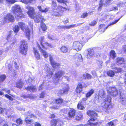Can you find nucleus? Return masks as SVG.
Returning <instances> with one entry per match:
<instances>
[{
	"mask_svg": "<svg viewBox=\"0 0 126 126\" xmlns=\"http://www.w3.org/2000/svg\"><path fill=\"white\" fill-rule=\"evenodd\" d=\"M107 74L109 76L111 77H113L115 75L114 71L111 70L108 71L107 73Z\"/></svg>",
	"mask_w": 126,
	"mask_h": 126,
	"instance_id": "58836bf2",
	"label": "nucleus"
},
{
	"mask_svg": "<svg viewBox=\"0 0 126 126\" xmlns=\"http://www.w3.org/2000/svg\"><path fill=\"white\" fill-rule=\"evenodd\" d=\"M25 115L27 116L26 118H30L36 117V116L32 113L31 111H29L27 113L25 114Z\"/></svg>",
	"mask_w": 126,
	"mask_h": 126,
	"instance_id": "473e14b6",
	"label": "nucleus"
},
{
	"mask_svg": "<svg viewBox=\"0 0 126 126\" xmlns=\"http://www.w3.org/2000/svg\"><path fill=\"white\" fill-rule=\"evenodd\" d=\"M57 1L59 2L64 3H65L67 2V0H57Z\"/></svg>",
	"mask_w": 126,
	"mask_h": 126,
	"instance_id": "6e6d98bb",
	"label": "nucleus"
},
{
	"mask_svg": "<svg viewBox=\"0 0 126 126\" xmlns=\"http://www.w3.org/2000/svg\"><path fill=\"white\" fill-rule=\"evenodd\" d=\"M41 28L43 31H45L47 29L46 26L45 24H42L41 26Z\"/></svg>",
	"mask_w": 126,
	"mask_h": 126,
	"instance_id": "603ef678",
	"label": "nucleus"
},
{
	"mask_svg": "<svg viewBox=\"0 0 126 126\" xmlns=\"http://www.w3.org/2000/svg\"><path fill=\"white\" fill-rule=\"evenodd\" d=\"M110 56L113 59L115 58L116 57V54L114 50H111L110 53Z\"/></svg>",
	"mask_w": 126,
	"mask_h": 126,
	"instance_id": "79ce46f5",
	"label": "nucleus"
},
{
	"mask_svg": "<svg viewBox=\"0 0 126 126\" xmlns=\"http://www.w3.org/2000/svg\"><path fill=\"white\" fill-rule=\"evenodd\" d=\"M110 88L111 89V91L110 92V94L111 95L115 96L118 95V91L115 87H110Z\"/></svg>",
	"mask_w": 126,
	"mask_h": 126,
	"instance_id": "f3484780",
	"label": "nucleus"
},
{
	"mask_svg": "<svg viewBox=\"0 0 126 126\" xmlns=\"http://www.w3.org/2000/svg\"><path fill=\"white\" fill-rule=\"evenodd\" d=\"M61 51L63 53H66L68 50V48L64 46H62L61 48Z\"/></svg>",
	"mask_w": 126,
	"mask_h": 126,
	"instance_id": "a19ab883",
	"label": "nucleus"
},
{
	"mask_svg": "<svg viewBox=\"0 0 126 126\" xmlns=\"http://www.w3.org/2000/svg\"><path fill=\"white\" fill-rule=\"evenodd\" d=\"M11 35L10 34H9L7 36V40L9 41L10 39H11V41L12 42L11 45H14L15 42L16 40L14 38H11Z\"/></svg>",
	"mask_w": 126,
	"mask_h": 126,
	"instance_id": "cd10ccee",
	"label": "nucleus"
},
{
	"mask_svg": "<svg viewBox=\"0 0 126 126\" xmlns=\"http://www.w3.org/2000/svg\"><path fill=\"white\" fill-rule=\"evenodd\" d=\"M96 24V22L95 21H93L91 22V23L89 24L91 26H94Z\"/></svg>",
	"mask_w": 126,
	"mask_h": 126,
	"instance_id": "052dcab7",
	"label": "nucleus"
},
{
	"mask_svg": "<svg viewBox=\"0 0 126 126\" xmlns=\"http://www.w3.org/2000/svg\"><path fill=\"white\" fill-rule=\"evenodd\" d=\"M49 60L52 67L54 68H59L60 64L58 63L55 62L52 56L49 55Z\"/></svg>",
	"mask_w": 126,
	"mask_h": 126,
	"instance_id": "4468645a",
	"label": "nucleus"
},
{
	"mask_svg": "<svg viewBox=\"0 0 126 126\" xmlns=\"http://www.w3.org/2000/svg\"><path fill=\"white\" fill-rule=\"evenodd\" d=\"M64 87L62 89L60 90L59 92L60 94H63L67 93L69 89V86L68 84L64 85Z\"/></svg>",
	"mask_w": 126,
	"mask_h": 126,
	"instance_id": "aec40b11",
	"label": "nucleus"
},
{
	"mask_svg": "<svg viewBox=\"0 0 126 126\" xmlns=\"http://www.w3.org/2000/svg\"><path fill=\"white\" fill-rule=\"evenodd\" d=\"M99 50L98 47L94 48H92L88 49L87 50V54L86 58L88 59H90L95 55V53Z\"/></svg>",
	"mask_w": 126,
	"mask_h": 126,
	"instance_id": "39448f33",
	"label": "nucleus"
},
{
	"mask_svg": "<svg viewBox=\"0 0 126 126\" xmlns=\"http://www.w3.org/2000/svg\"><path fill=\"white\" fill-rule=\"evenodd\" d=\"M120 95L121 103L123 105H126V100L125 98V94L124 93L121 92Z\"/></svg>",
	"mask_w": 126,
	"mask_h": 126,
	"instance_id": "6ab92c4d",
	"label": "nucleus"
},
{
	"mask_svg": "<svg viewBox=\"0 0 126 126\" xmlns=\"http://www.w3.org/2000/svg\"><path fill=\"white\" fill-rule=\"evenodd\" d=\"M48 38L50 39H51L53 40H55L56 39L52 35H48Z\"/></svg>",
	"mask_w": 126,
	"mask_h": 126,
	"instance_id": "13d9d810",
	"label": "nucleus"
},
{
	"mask_svg": "<svg viewBox=\"0 0 126 126\" xmlns=\"http://www.w3.org/2000/svg\"><path fill=\"white\" fill-rule=\"evenodd\" d=\"M13 30L15 32L17 33L19 30V27L18 25H16L14 27Z\"/></svg>",
	"mask_w": 126,
	"mask_h": 126,
	"instance_id": "c03bdc74",
	"label": "nucleus"
},
{
	"mask_svg": "<svg viewBox=\"0 0 126 126\" xmlns=\"http://www.w3.org/2000/svg\"><path fill=\"white\" fill-rule=\"evenodd\" d=\"M116 120H115L109 122L108 123L107 126H115V124L116 123Z\"/></svg>",
	"mask_w": 126,
	"mask_h": 126,
	"instance_id": "ea45409f",
	"label": "nucleus"
},
{
	"mask_svg": "<svg viewBox=\"0 0 126 126\" xmlns=\"http://www.w3.org/2000/svg\"><path fill=\"white\" fill-rule=\"evenodd\" d=\"M123 3L122 2H118L117 5L118 6H123Z\"/></svg>",
	"mask_w": 126,
	"mask_h": 126,
	"instance_id": "bf43d9fd",
	"label": "nucleus"
},
{
	"mask_svg": "<svg viewBox=\"0 0 126 126\" xmlns=\"http://www.w3.org/2000/svg\"><path fill=\"white\" fill-rule=\"evenodd\" d=\"M88 16L87 14L86 13H83L81 16V17L82 18H85Z\"/></svg>",
	"mask_w": 126,
	"mask_h": 126,
	"instance_id": "680f3d73",
	"label": "nucleus"
},
{
	"mask_svg": "<svg viewBox=\"0 0 126 126\" xmlns=\"http://www.w3.org/2000/svg\"><path fill=\"white\" fill-rule=\"evenodd\" d=\"M83 23H77L75 24L71 25L69 26H60L58 27V29H63L65 30L66 29H72L75 27H77L78 26H79L82 24Z\"/></svg>",
	"mask_w": 126,
	"mask_h": 126,
	"instance_id": "1a4fd4ad",
	"label": "nucleus"
},
{
	"mask_svg": "<svg viewBox=\"0 0 126 126\" xmlns=\"http://www.w3.org/2000/svg\"><path fill=\"white\" fill-rule=\"evenodd\" d=\"M5 96L11 100H13L14 99V98H13L11 96L8 94H6L5 95Z\"/></svg>",
	"mask_w": 126,
	"mask_h": 126,
	"instance_id": "4d7b16f0",
	"label": "nucleus"
},
{
	"mask_svg": "<svg viewBox=\"0 0 126 126\" xmlns=\"http://www.w3.org/2000/svg\"><path fill=\"white\" fill-rule=\"evenodd\" d=\"M37 7L39 9V11L45 13L48 11L49 10L48 8H46L44 9L42 8L41 6H38Z\"/></svg>",
	"mask_w": 126,
	"mask_h": 126,
	"instance_id": "2f4dec72",
	"label": "nucleus"
},
{
	"mask_svg": "<svg viewBox=\"0 0 126 126\" xmlns=\"http://www.w3.org/2000/svg\"><path fill=\"white\" fill-rule=\"evenodd\" d=\"M6 78V76L5 75H2L0 76V83L3 81Z\"/></svg>",
	"mask_w": 126,
	"mask_h": 126,
	"instance_id": "37998d69",
	"label": "nucleus"
},
{
	"mask_svg": "<svg viewBox=\"0 0 126 126\" xmlns=\"http://www.w3.org/2000/svg\"><path fill=\"white\" fill-rule=\"evenodd\" d=\"M123 50L124 52L126 53V45H124L123 47Z\"/></svg>",
	"mask_w": 126,
	"mask_h": 126,
	"instance_id": "338daca9",
	"label": "nucleus"
},
{
	"mask_svg": "<svg viewBox=\"0 0 126 126\" xmlns=\"http://www.w3.org/2000/svg\"><path fill=\"white\" fill-rule=\"evenodd\" d=\"M100 50V49L99 48V50L98 51H97V52H95V55L94 56V57L98 58L101 56V54L100 53L98 52H99Z\"/></svg>",
	"mask_w": 126,
	"mask_h": 126,
	"instance_id": "09e8293b",
	"label": "nucleus"
},
{
	"mask_svg": "<svg viewBox=\"0 0 126 126\" xmlns=\"http://www.w3.org/2000/svg\"><path fill=\"white\" fill-rule=\"evenodd\" d=\"M94 92V90L93 89L90 90L86 94V97L83 98V100L84 101L86 100L87 99V98L90 97Z\"/></svg>",
	"mask_w": 126,
	"mask_h": 126,
	"instance_id": "b1692460",
	"label": "nucleus"
},
{
	"mask_svg": "<svg viewBox=\"0 0 126 126\" xmlns=\"http://www.w3.org/2000/svg\"><path fill=\"white\" fill-rule=\"evenodd\" d=\"M21 2L25 3H35L36 0H21Z\"/></svg>",
	"mask_w": 126,
	"mask_h": 126,
	"instance_id": "72a5a7b5",
	"label": "nucleus"
},
{
	"mask_svg": "<svg viewBox=\"0 0 126 126\" xmlns=\"http://www.w3.org/2000/svg\"><path fill=\"white\" fill-rule=\"evenodd\" d=\"M84 43L82 44L77 41L74 42L73 44V47L74 49L78 51L80 50Z\"/></svg>",
	"mask_w": 126,
	"mask_h": 126,
	"instance_id": "9d476101",
	"label": "nucleus"
},
{
	"mask_svg": "<svg viewBox=\"0 0 126 126\" xmlns=\"http://www.w3.org/2000/svg\"><path fill=\"white\" fill-rule=\"evenodd\" d=\"M33 50L34 54L37 60H39L40 59V56L39 53L35 48H33Z\"/></svg>",
	"mask_w": 126,
	"mask_h": 126,
	"instance_id": "bb28decb",
	"label": "nucleus"
},
{
	"mask_svg": "<svg viewBox=\"0 0 126 126\" xmlns=\"http://www.w3.org/2000/svg\"><path fill=\"white\" fill-rule=\"evenodd\" d=\"M23 82L21 80H19L17 82L16 85L17 87L21 89L23 86Z\"/></svg>",
	"mask_w": 126,
	"mask_h": 126,
	"instance_id": "c756f323",
	"label": "nucleus"
},
{
	"mask_svg": "<svg viewBox=\"0 0 126 126\" xmlns=\"http://www.w3.org/2000/svg\"><path fill=\"white\" fill-rule=\"evenodd\" d=\"M52 8L53 10H57L58 9V6H57L56 2L53 1L51 5Z\"/></svg>",
	"mask_w": 126,
	"mask_h": 126,
	"instance_id": "7c9ffc66",
	"label": "nucleus"
},
{
	"mask_svg": "<svg viewBox=\"0 0 126 126\" xmlns=\"http://www.w3.org/2000/svg\"><path fill=\"white\" fill-rule=\"evenodd\" d=\"M82 116L83 115L81 113H79L75 117L76 120L78 121H79L81 119Z\"/></svg>",
	"mask_w": 126,
	"mask_h": 126,
	"instance_id": "c9c22d12",
	"label": "nucleus"
},
{
	"mask_svg": "<svg viewBox=\"0 0 126 126\" xmlns=\"http://www.w3.org/2000/svg\"><path fill=\"white\" fill-rule=\"evenodd\" d=\"M16 122L17 124L21 125L22 124V120L21 119L19 118L16 120Z\"/></svg>",
	"mask_w": 126,
	"mask_h": 126,
	"instance_id": "de8ad7c7",
	"label": "nucleus"
},
{
	"mask_svg": "<svg viewBox=\"0 0 126 126\" xmlns=\"http://www.w3.org/2000/svg\"><path fill=\"white\" fill-rule=\"evenodd\" d=\"M64 72L63 71L61 70L60 71H58L57 73H56L55 74V80H56V82L55 81V85H56L57 84V83L59 81V79L63 75H64Z\"/></svg>",
	"mask_w": 126,
	"mask_h": 126,
	"instance_id": "9b49d317",
	"label": "nucleus"
},
{
	"mask_svg": "<svg viewBox=\"0 0 126 126\" xmlns=\"http://www.w3.org/2000/svg\"><path fill=\"white\" fill-rule=\"evenodd\" d=\"M125 62L123 58H118L117 59V62L118 64H121L124 63Z\"/></svg>",
	"mask_w": 126,
	"mask_h": 126,
	"instance_id": "e433bc0d",
	"label": "nucleus"
},
{
	"mask_svg": "<svg viewBox=\"0 0 126 126\" xmlns=\"http://www.w3.org/2000/svg\"><path fill=\"white\" fill-rule=\"evenodd\" d=\"M6 0L10 3H13L15 2L14 0Z\"/></svg>",
	"mask_w": 126,
	"mask_h": 126,
	"instance_id": "e2e57ef3",
	"label": "nucleus"
},
{
	"mask_svg": "<svg viewBox=\"0 0 126 126\" xmlns=\"http://www.w3.org/2000/svg\"><path fill=\"white\" fill-rule=\"evenodd\" d=\"M77 107L79 109L83 110L85 109L84 107L80 103H78V105Z\"/></svg>",
	"mask_w": 126,
	"mask_h": 126,
	"instance_id": "a18cd8bd",
	"label": "nucleus"
},
{
	"mask_svg": "<svg viewBox=\"0 0 126 126\" xmlns=\"http://www.w3.org/2000/svg\"><path fill=\"white\" fill-rule=\"evenodd\" d=\"M44 37H41L40 39V43L41 45L42 46V47L44 49H46V48L44 46L43 44H44L45 46H48L50 47H52L53 46L51 45V44L48 43L47 42H45L44 41Z\"/></svg>",
	"mask_w": 126,
	"mask_h": 126,
	"instance_id": "f8f14e48",
	"label": "nucleus"
},
{
	"mask_svg": "<svg viewBox=\"0 0 126 126\" xmlns=\"http://www.w3.org/2000/svg\"><path fill=\"white\" fill-rule=\"evenodd\" d=\"M63 102V99L61 98H59L55 100V102L57 105H54L53 106L52 108L54 109H56L58 108L60 106V105Z\"/></svg>",
	"mask_w": 126,
	"mask_h": 126,
	"instance_id": "2eb2a0df",
	"label": "nucleus"
},
{
	"mask_svg": "<svg viewBox=\"0 0 126 126\" xmlns=\"http://www.w3.org/2000/svg\"><path fill=\"white\" fill-rule=\"evenodd\" d=\"M83 87L82 84L81 83H79L76 89V92L78 93H80L82 91Z\"/></svg>",
	"mask_w": 126,
	"mask_h": 126,
	"instance_id": "a878e982",
	"label": "nucleus"
},
{
	"mask_svg": "<svg viewBox=\"0 0 126 126\" xmlns=\"http://www.w3.org/2000/svg\"><path fill=\"white\" fill-rule=\"evenodd\" d=\"M7 110L6 109H3L0 107V113H2L3 112H5L6 114H7Z\"/></svg>",
	"mask_w": 126,
	"mask_h": 126,
	"instance_id": "8fccbe9b",
	"label": "nucleus"
},
{
	"mask_svg": "<svg viewBox=\"0 0 126 126\" xmlns=\"http://www.w3.org/2000/svg\"><path fill=\"white\" fill-rule=\"evenodd\" d=\"M13 13L18 17L23 18L24 16L22 13V11L19 5H15L12 8Z\"/></svg>",
	"mask_w": 126,
	"mask_h": 126,
	"instance_id": "7ed1b4c3",
	"label": "nucleus"
},
{
	"mask_svg": "<svg viewBox=\"0 0 126 126\" xmlns=\"http://www.w3.org/2000/svg\"><path fill=\"white\" fill-rule=\"evenodd\" d=\"M87 79H89L92 78V76L90 74L87 73Z\"/></svg>",
	"mask_w": 126,
	"mask_h": 126,
	"instance_id": "69168bd1",
	"label": "nucleus"
},
{
	"mask_svg": "<svg viewBox=\"0 0 126 126\" xmlns=\"http://www.w3.org/2000/svg\"><path fill=\"white\" fill-rule=\"evenodd\" d=\"M76 111L72 108H69L68 115L69 118H73L75 115Z\"/></svg>",
	"mask_w": 126,
	"mask_h": 126,
	"instance_id": "dca6fc26",
	"label": "nucleus"
},
{
	"mask_svg": "<svg viewBox=\"0 0 126 126\" xmlns=\"http://www.w3.org/2000/svg\"><path fill=\"white\" fill-rule=\"evenodd\" d=\"M104 5V2L103 1V0H101L100 1V3H99V8H100L103 5Z\"/></svg>",
	"mask_w": 126,
	"mask_h": 126,
	"instance_id": "864d4df0",
	"label": "nucleus"
},
{
	"mask_svg": "<svg viewBox=\"0 0 126 126\" xmlns=\"http://www.w3.org/2000/svg\"><path fill=\"white\" fill-rule=\"evenodd\" d=\"M28 91H30L31 92H35L36 91V88L35 87L33 86H28L25 89Z\"/></svg>",
	"mask_w": 126,
	"mask_h": 126,
	"instance_id": "c85d7f7f",
	"label": "nucleus"
},
{
	"mask_svg": "<svg viewBox=\"0 0 126 126\" xmlns=\"http://www.w3.org/2000/svg\"><path fill=\"white\" fill-rule=\"evenodd\" d=\"M20 48V53L23 55H26L28 48L27 44L26 41L22 40L21 41Z\"/></svg>",
	"mask_w": 126,
	"mask_h": 126,
	"instance_id": "20e7f679",
	"label": "nucleus"
},
{
	"mask_svg": "<svg viewBox=\"0 0 126 126\" xmlns=\"http://www.w3.org/2000/svg\"><path fill=\"white\" fill-rule=\"evenodd\" d=\"M111 0H103L104 2V5L107 6L108 5H110L111 4L112 2Z\"/></svg>",
	"mask_w": 126,
	"mask_h": 126,
	"instance_id": "4c0bfd02",
	"label": "nucleus"
},
{
	"mask_svg": "<svg viewBox=\"0 0 126 126\" xmlns=\"http://www.w3.org/2000/svg\"><path fill=\"white\" fill-rule=\"evenodd\" d=\"M74 58L76 60L78 61L82 62L83 61L81 55L79 53H76L74 56Z\"/></svg>",
	"mask_w": 126,
	"mask_h": 126,
	"instance_id": "4be33fe9",
	"label": "nucleus"
},
{
	"mask_svg": "<svg viewBox=\"0 0 126 126\" xmlns=\"http://www.w3.org/2000/svg\"><path fill=\"white\" fill-rule=\"evenodd\" d=\"M45 95V93L44 92H43L41 94L40 97L41 98H42L44 97Z\"/></svg>",
	"mask_w": 126,
	"mask_h": 126,
	"instance_id": "774afa93",
	"label": "nucleus"
},
{
	"mask_svg": "<svg viewBox=\"0 0 126 126\" xmlns=\"http://www.w3.org/2000/svg\"><path fill=\"white\" fill-rule=\"evenodd\" d=\"M25 8L28 10V15L32 18L34 17V19L36 23H38L40 21L43 23L45 21V19L43 18V16L40 14H38L36 16H34V9L33 7H31L27 5L26 6Z\"/></svg>",
	"mask_w": 126,
	"mask_h": 126,
	"instance_id": "f257e3e1",
	"label": "nucleus"
},
{
	"mask_svg": "<svg viewBox=\"0 0 126 126\" xmlns=\"http://www.w3.org/2000/svg\"><path fill=\"white\" fill-rule=\"evenodd\" d=\"M37 44V46L39 48V49L43 55L44 57L45 58H47L48 56V53L46 51L43 50L41 48V47L38 43Z\"/></svg>",
	"mask_w": 126,
	"mask_h": 126,
	"instance_id": "412c9836",
	"label": "nucleus"
},
{
	"mask_svg": "<svg viewBox=\"0 0 126 126\" xmlns=\"http://www.w3.org/2000/svg\"><path fill=\"white\" fill-rule=\"evenodd\" d=\"M68 109L69 108H64L61 110H60V111L61 112L64 113H66L68 112Z\"/></svg>",
	"mask_w": 126,
	"mask_h": 126,
	"instance_id": "49530a36",
	"label": "nucleus"
},
{
	"mask_svg": "<svg viewBox=\"0 0 126 126\" xmlns=\"http://www.w3.org/2000/svg\"><path fill=\"white\" fill-rule=\"evenodd\" d=\"M29 118H26L25 119V121L26 123L28 124H30L31 123V122L32 121V120L29 119Z\"/></svg>",
	"mask_w": 126,
	"mask_h": 126,
	"instance_id": "5fc2aeb1",
	"label": "nucleus"
},
{
	"mask_svg": "<svg viewBox=\"0 0 126 126\" xmlns=\"http://www.w3.org/2000/svg\"><path fill=\"white\" fill-rule=\"evenodd\" d=\"M62 123V122L59 119H53L50 122L52 126H61Z\"/></svg>",
	"mask_w": 126,
	"mask_h": 126,
	"instance_id": "ddd939ff",
	"label": "nucleus"
},
{
	"mask_svg": "<svg viewBox=\"0 0 126 126\" xmlns=\"http://www.w3.org/2000/svg\"><path fill=\"white\" fill-rule=\"evenodd\" d=\"M111 98L110 96H108L105 99L103 102L101 104V106L106 109H108L111 107L110 105Z\"/></svg>",
	"mask_w": 126,
	"mask_h": 126,
	"instance_id": "423d86ee",
	"label": "nucleus"
},
{
	"mask_svg": "<svg viewBox=\"0 0 126 126\" xmlns=\"http://www.w3.org/2000/svg\"><path fill=\"white\" fill-rule=\"evenodd\" d=\"M51 14L53 16H61L62 15L61 14L60 12H59L58 9L57 10H53L51 13Z\"/></svg>",
	"mask_w": 126,
	"mask_h": 126,
	"instance_id": "393cba45",
	"label": "nucleus"
},
{
	"mask_svg": "<svg viewBox=\"0 0 126 126\" xmlns=\"http://www.w3.org/2000/svg\"><path fill=\"white\" fill-rule=\"evenodd\" d=\"M122 70L121 68H115L114 69V71H113L115 72H120Z\"/></svg>",
	"mask_w": 126,
	"mask_h": 126,
	"instance_id": "3c124183",
	"label": "nucleus"
},
{
	"mask_svg": "<svg viewBox=\"0 0 126 126\" xmlns=\"http://www.w3.org/2000/svg\"><path fill=\"white\" fill-rule=\"evenodd\" d=\"M18 25L22 30L25 33L26 36L28 39H30V31L27 26H25V24L22 22H19Z\"/></svg>",
	"mask_w": 126,
	"mask_h": 126,
	"instance_id": "0eeeda50",
	"label": "nucleus"
},
{
	"mask_svg": "<svg viewBox=\"0 0 126 126\" xmlns=\"http://www.w3.org/2000/svg\"><path fill=\"white\" fill-rule=\"evenodd\" d=\"M45 69L47 70V76L48 77V78H50L53 74V69L51 68H50L47 67H45Z\"/></svg>",
	"mask_w": 126,
	"mask_h": 126,
	"instance_id": "a211bd4d",
	"label": "nucleus"
},
{
	"mask_svg": "<svg viewBox=\"0 0 126 126\" xmlns=\"http://www.w3.org/2000/svg\"><path fill=\"white\" fill-rule=\"evenodd\" d=\"M99 96L101 98H104L105 97V93L103 90L101 89L99 91Z\"/></svg>",
	"mask_w": 126,
	"mask_h": 126,
	"instance_id": "f704fd0d",
	"label": "nucleus"
},
{
	"mask_svg": "<svg viewBox=\"0 0 126 126\" xmlns=\"http://www.w3.org/2000/svg\"><path fill=\"white\" fill-rule=\"evenodd\" d=\"M5 19V20H8L11 22H13L14 20V17L12 15L10 14L6 15Z\"/></svg>",
	"mask_w": 126,
	"mask_h": 126,
	"instance_id": "5701e85b",
	"label": "nucleus"
},
{
	"mask_svg": "<svg viewBox=\"0 0 126 126\" xmlns=\"http://www.w3.org/2000/svg\"><path fill=\"white\" fill-rule=\"evenodd\" d=\"M118 10V8L116 6H112V9L110 10V11H115L116 10Z\"/></svg>",
	"mask_w": 126,
	"mask_h": 126,
	"instance_id": "0e129e2a",
	"label": "nucleus"
},
{
	"mask_svg": "<svg viewBox=\"0 0 126 126\" xmlns=\"http://www.w3.org/2000/svg\"><path fill=\"white\" fill-rule=\"evenodd\" d=\"M87 114L89 116H91V118L88 121L89 124H87L85 125V126H91L92 125H94V121L97 119V114L94 111H88Z\"/></svg>",
	"mask_w": 126,
	"mask_h": 126,
	"instance_id": "f03ea898",
	"label": "nucleus"
},
{
	"mask_svg": "<svg viewBox=\"0 0 126 126\" xmlns=\"http://www.w3.org/2000/svg\"><path fill=\"white\" fill-rule=\"evenodd\" d=\"M123 16H122L121 17L119 18L118 19L115 20L114 22L110 23V24L107 27H106L105 25L104 24H101L99 27V31L101 33H103L109 26L112 25L114 24L117 23L119 20L120 18H121Z\"/></svg>",
	"mask_w": 126,
	"mask_h": 126,
	"instance_id": "6e6552de",
	"label": "nucleus"
}]
</instances>
